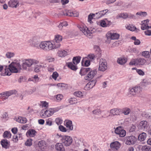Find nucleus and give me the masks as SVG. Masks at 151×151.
<instances>
[{
  "label": "nucleus",
  "instance_id": "nucleus-1",
  "mask_svg": "<svg viewBox=\"0 0 151 151\" xmlns=\"http://www.w3.org/2000/svg\"><path fill=\"white\" fill-rule=\"evenodd\" d=\"M21 70V66L19 61H14L9 65L8 69L5 68L4 70L1 72L0 74L2 76H10L11 74V73H19Z\"/></svg>",
  "mask_w": 151,
  "mask_h": 151
},
{
  "label": "nucleus",
  "instance_id": "nucleus-2",
  "mask_svg": "<svg viewBox=\"0 0 151 151\" xmlns=\"http://www.w3.org/2000/svg\"><path fill=\"white\" fill-rule=\"evenodd\" d=\"M38 63V61L34 59H26L23 61L22 66L24 69L26 70L27 67H30L32 65L37 64Z\"/></svg>",
  "mask_w": 151,
  "mask_h": 151
},
{
  "label": "nucleus",
  "instance_id": "nucleus-3",
  "mask_svg": "<svg viewBox=\"0 0 151 151\" xmlns=\"http://www.w3.org/2000/svg\"><path fill=\"white\" fill-rule=\"evenodd\" d=\"M59 137L61 143L65 146H69L72 143V138L70 136L60 135Z\"/></svg>",
  "mask_w": 151,
  "mask_h": 151
},
{
  "label": "nucleus",
  "instance_id": "nucleus-4",
  "mask_svg": "<svg viewBox=\"0 0 151 151\" xmlns=\"http://www.w3.org/2000/svg\"><path fill=\"white\" fill-rule=\"evenodd\" d=\"M146 61L144 58H139L132 59L129 63L130 65H143L146 63Z\"/></svg>",
  "mask_w": 151,
  "mask_h": 151
},
{
  "label": "nucleus",
  "instance_id": "nucleus-5",
  "mask_svg": "<svg viewBox=\"0 0 151 151\" xmlns=\"http://www.w3.org/2000/svg\"><path fill=\"white\" fill-rule=\"evenodd\" d=\"M52 45L50 42H40V48L42 49L45 51H48L52 50Z\"/></svg>",
  "mask_w": 151,
  "mask_h": 151
},
{
  "label": "nucleus",
  "instance_id": "nucleus-6",
  "mask_svg": "<svg viewBox=\"0 0 151 151\" xmlns=\"http://www.w3.org/2000/svg\"><path fill=\"white\" fill-rule=\"evenodd\" d=\"M137 141V138L133 136H126L124 138V142L128 145L134 144Z\"/></svg>",
  "mask_w": 151,
  "mask_h": 151
},
{
  "label": "nucleus",
  "instance_id": "nucleus-7",
  "mask_svg": "<svg viewBox=\"0 0 151 151\" xmlns=\"http://www.w3.org/2000/svg\"><path fill=\"white\" fill-rule=\"evenodd\" d=\"M107 68V63L105 59H101L99 61L98 69L99 70L104 71Z\"/></svg>",
  "mask_w": 151,
  "mask_h": 151
},
{
  "label": "nucleus",
  "instance_id": "nucleus-8",
  "mask_svg": "<svg viewBox=\"0 0 151 151\" xmlns=\"http://www.w3.org/2000/svg\"><path fill=\"white\" fill-rule=\"evenodd\" d=\"M114 132L120 137H124L126 134L125 130L121 126H119L116 128Z\"/></svg>",
  "mask_w": 151,
  "mask_h": 151
},
{
  "label": "nucleus",
  "instance_id": "nucleus-9",
  "mask_svg": "<svg viewBox=\"0 0 151 151\" xmlns=\"http://www.w3.org/2000/svg\"><path fill=\"white\" fill-rule=\"evenodd\" d=\"M44 111L43 114H42L41 116V117L44 118H46L47 117H49L51 115H52L55 112V110L54 109L50 108L48 109H47L45 111L42 110V112L43 113Z\"/></svg>",
  "mask_w": 151,
  "mask_h": 151
},
{
  "label": "nucleus",
  "instance_id": "nucleus-10",
  "mask_svg": "<svg viewBox=\"0 0 151 151\" xmlns=\"http://www.w3.org/2000/svg\"><path fill=\"white\" fill-rule=\"evenodd\" d=\"M142 88L139 86H137L133 87L130 91V93L133 96L136 95L140 93L142 91Z\"/></svg>",
  "mask_w": 151,
  "mask_h": 151
},
{
  "label": "nucleus",
  "instance_id": "nucleus-11",
  "mask_svg": "<svg viewBox=\"0 0 151 151\" xmlns=\"http://www.w3.org/2000/svg\"><path fill=\"white\" fill-rule=\"evenodd\" d=\"M8 4L10 7L17 8L19 6V2L17 0H11L8 2Z\"/></svg>",
  "mask_w": 151,
  "mask_h": 151
},
{
  "label": "nucleus",
  "instance_id": "nucleus-12",
  "mask_svg": "<svg viewBox=\"0 0 151 151\" xmlns=\"http://www.w3.org/2000/svg\"><path fill=\"white\" fill-rule=\"evenodd\" d=\"M94 58L93 54H89L87 57H86V67H88L91 64V61H92Z\"/></svg>",
  "mask_w": 151,
  "mask_h": 151
},
{
  "label": "nucleus",
  "instance_id": "nucleus-13",
  "mask_svg": "<svg viewBox=\"0 0 151 151\" xmlns=\"http://www.w3.org/2000/svg\"><path fill=\"white\" fill-rule=\"evenodd\" d=\"M148 124L147 122L146 121H141L138 125V128L139 129L142 130L147 129L148 126Z\"/></svg>",
  "mask_w": 151,
  "mask_h": 151
},
{
  "label": "nucleus",
  "instance_id": "nucleus-14",
  "mask_svg": "<svg viewBox=\"0 0 151 151\" xmlns=\"http://www.w3.org/2000/svg\"><path fill=\"white\" fill-rule=\"evenodd\" d=\"M119 35L117 33H108L106 35L107 38H110L111 40H116L119 39Z\"/></svg>",
  "mask_w": 151,
  "mask_h": 151
},
{
  "label": "nucleus",
  "instance_id": "nucleus-15",
  "mask_svg": "<svg viewBox=\"0 0 151 151\" xmlns=\"http://www.w3.org/2000/svg\"><path fill=\"white\" fill-rule=\"evenodd\" d=\"M97 73V70L96 69H94L91 72H89L87 76H86V80L89 81L91 80L94 77L95 75Z\"/></svg>",
  "mask_w": 151,
  "mask_h": 151
},
{
  "label": "nucleus",
  "instance_id": "nucleus-16",
  "mask_svg": "<svg viewBox=\"0 0 151 151\" xmlns=\"http://www.w3.org/2000/svg\"><path fill=\"white\" fill-rule=\"evenodd\" d=\"M1 144L2 147L5 149L9 148L10 146L9 141L6 139H3L1 142Z\"/></svg>",
  "mask_w": 151,
  "mask_h": 151
},
{
  "label": "nucleus",
  "instance_id": "nucleus-17",
  "mask_svg": "<svg viewBox=\"0 0 151 151\" xmlns=\"http://www.w3.org/2000/svg\"><path fill=\"white\" fill-rule=\"evenodd\" d=\"M120 144L118 141L113 142L110 144L111 148L113 150H117L120 147Z\"/></svg>",
  "mask_w": 151,
  "mask_h": 151
},
{
  "label": "nucleus",
  "instance_id": "nucleus-18",
  "mask_svg": "<svg viewBox=\"0 0 151 151\" xmlns=\"http://www.w3.org/2000/svg\"><path fill=\"white\" fill-rule=\"evenodd\" d=\"M64 123H65V125L67 128L71 130H73V126L71 121L70 120H66L65 121Z\"/></svg>",
  "mask_w": 151,
  "mask_h": 151
},
{
  "label": "nucleus",
  "instance_id": "nucleus-19",
  "mask_svg": "<svg viewBox=\"0 0 151 151\" xmlns=\"http://www.w3.org/2000/svg\"><path fill=\"white\" fill-rule=\"evenodd\" d=\"M121 111L120 109L115 108L111 109L110 111V113L114 115H119Z\"/></svg>",
  "mask_w": 151,
  "mask_h": 151
},
{
  "label": "nucleus",
  "instance_id": "nucleus-20",
  "mask_svg": "<svg viewBox=\"0 0 151 151\" xmlns=\"http://www.w3.org/2000/svg\"><path fill=\"white\" fill-rule=\"evenodd\" d=\"M55 148L57 151H65V148L62 143L56 144Z\"/></svg>",
  "mask_w": 151,
  "mask_h": 151
},
{
  "label": "nucleus",
  "instance_id": "nucleus-21",
  "mask_svg": "<svg viewBox=\"0 0 151 151\" xmlns=\"http://www.w3.org/2000/svg\"><path fill=\"white\" fill-rule=\"evenodd\" d=\"M36 37H34L33 39V41L32 43V46L37 48H40V42L38 40H37Z\"/></svg>",
  "mask_w": 151,
  "mask_h": 151
},
{
  "label": "nucleus",
  "instance_id": "nucleus-22",
  "mask_svg": "<svg viewBox=\"0 0 151 151\" xmlns=\"http://www.w3.org/2000/svg\"><path fill=\"white\" fill-rule=\"evenodd\" d=\"M12 94V93L11 91H8L3 93H1L0 94V98L6 99H7L9 96H11Z\"/></svg>",
  "mask_w": 151,
  "mask_h": 151
},
{
  "label": "nucleus",
  "instance_id": "nucleus-23",
  "mask_svg": "<svg viewBox=\"0 0 151 151\" xmlns=\"http://www.w3.org/2000/svg\"><path fill=\"white\" fill-rule=\"evenodd\" d=\"M146 137V133L145 132H142L139 135L138 140L141 142L143 141L145 139Z\"/></svg>",
  "mask_w": 151,
  "mask_h": 151
},
{
  "label": "nucleus",
  "instance_id": "nucleus-24",
  "mask_svg": "<svg viewBox=\"0 0 151 151\" xmlns=\"http://www.w3.org/2000/svg\"><path fill=\"white\" fill-rule=\"evenodd\" d=\"M127 61V58L124 57H122L118 59L117 62L121 65H123L126 63Z\"/></svg>",
  "mask_w": 151,
  "mask_h": 151
},
{
  "label": "nucleus",
  "instance_id": "nucleus-25",
  "mask_svg": "<svg viewBox=\"0 0 151 151\" xmlns=\"http://www.w3.org/2000/svg\"><path fill=\"white\" fill-rule=\"evenodd\" d=\"M36 132L33 129H29L26 133V135L30 137H33L35 135Z\"/></svg>",
  "mask_w": 151,
  "mask_h": 151
},
{
  "label": "nucleus",
  "instance_id": "nucleus-26",
  "mask_svg": "<svg viewBox=\"0 0 151 151\" xmlns=\"http://www.w3.org/2000/svg\"><path fill=\"white\" fill-rule=\"evenodd\" d=\"M72 62H69L67 63V66L72 70L76 71L78 68L77 66L73 64Z\"/></svg>",
  "mask_w": 151,
  "mask_h": 151
},
{
  "label": "nucleus",
  "instance_id": "nucleus-27",
  "mask_svg": "<svg viewBox=\"0 0 151 151\" xmlns=\"http://www.w3.org/2000/svg\"><path fill=\"white\" fill-rule=\"evenodd\" d=\"M52 45V50L54 49H56L59 47L60 45V42L53 41L52 42H51Z\"/></svg>",
  "mask_w": 151,
  "mask_h": 151
},
{
  "label": "nucleus",
  "instance_id": "nucleus-28",
  "mask_svg": "<svg viewBox=\"0 0 151 151\" xmlns=\"http://www.w3.org/2000/svg\"><path fill=\"white\" fill-rule=\"evenodd\" d=\"M128 14L127 13H120L116 16V18L118 19L120 18H122L124 19H125L128 18Z\"/></svg>",
  "mask_w": 151,
  "mask_h": 151
},
{
  "label": "nucleus",
  "instance_id": "nucleus-29",
  "mask_svg": "<svg viewBox=\"0 0 151 151\" xmlns=\"http://www.w3.org/2000/svg\"><path fill=\"white\" fill-rule=\"evenodd\" d=\"M67 54V52L65 50H60L58 52V56L60 57H65Z\"/></svg>",
  "mask_w": 151,
  "mask_h": 151
},
{
  "label": "nucleus",
  "instance_id": "nucleus-30",
  "mask_svg": "<svg viewBox=\"0 0 151 151\" xmlns=\"http://www.w3.org/2000/svg\"><path fill=\"white\" fill-rule=\"evenodd\" d=\"M96 83V80H93L89 81L88 83L86 84V87H88V85L90 86V89L92 88L95 85Z\"/></svg>",
  "mask_w": 151,
  "mask_h": 151
},
{
  "label": "nucleus",
  "instance_id": "nucleus-31",
  "mask_svg": "<svg viewBox=\"0 0 151 151\" xmlns=\"http://www.w3.org/2000/svg\"><path fill=\"white\" fill-rule=\"evenodd\" d=\"M141 115L143 117L151 119V113H150L144 111L142 113Z\"/></svg>",
  "mask_w": 151,
  "mask_h": 151
},
{
  "label": "nucleus",
  "instance_id": "nucleus-32",
  "mask_svg": "<svg viewBox=\"0 0 151 151\" xmlns=\"http://www.w3.org/2000/svg\"><path fill=\"white\" fill-rule=\"evenodd\" d=\"M17 121L21 123L24 124L26 123L27 119L26 118L19 117Z\"/></svg>",
  "mask_w": 151,
  "mask_h": 151
},
{
  "label": "nucleus",
  "instance_id": "nucleus-33",
  "mask_svg": "<svg viewBox=\"0 0 151 151\" xmlns=\"http://www.w3.org/2000/svg\"><path fill=\"white\" fill-rule=\"evenodd\" d=\"M3 137L5 138H9L11 136V134L10 132L6 131L3 134Z\"/></svg>",
  "mask_w": 151,
  "mask_h": 151
},
{
  "label": "nucleus",
  "instance_id": "nucleus-34",
  "mask_svg": "<svg viewBox=\"0 0 151 151\" xmlns=\"http://www.w3.org/2000/svg\"><path fill=\"white\" fill-rule=\"evenodd\" d=\"M38 146L39 147L42 149H44L46 147V142L44 140L40 141L38 143Z\"/></svg>",
  "mask_w": 151,
  "mask_h": 151
},
{
  "label": "nucleus",
  "instance_id": "nucleus-35",
  "mask_svg": "<svg viewBox=\"0 0 151 151\" xmlns=\"http://www.w3.org/2000/svg\"><path fill=\"white\" fill-rule=\"evenodd\" d=\"M80 57H74L73 59V63L74 64H77L79 63L81 60Z\"/></svg>",
  "mask_w": 151,
  "mask_h": 151
},
{
  "label": "nucleus",
  "instance_id": "nucleus-36",
  "mask_svg": "<svg viewBox=\"0 0 151 151\" xmlns=\"http://www.w3.org/2000/svg\"><path fill=\"white\" fill-rule=\"evenodd\" d=\"M126 28L131 31H135L136 30H137L138 29H137L136 27L132 25L129 24V25H128L127 27Z\"/></svg>",
  "mask_w": 151,
  "mask_h": 151
},
{
  "label": "nucleus",
  "instance_id": "nucleus-37",
  "mask_svg": "<svg viewBox=\"0 0 151 151\" xmlns=\"http://www.w3.org/2000/svg\"><path fill=\"white\" fill-rule=\"evenodd\" d=\"M130 111V109L128 108H125L122 109V113L125 115L129 114Z\"/></svg>",
  "mask_w": 151,
  "mask_h": 151
},
{
  "label": "nucleus",
  "instance_id": "nucleus-38",
  "mask_svg": "<svg viewBox=\"0 0 151 151\" xmlns=\"http://www.w3.org/2000/svg\"><path fill=\"white\" fill-rule=\"evenodd\" d=\"M92 113L94 115H99L101 114V111L100 109L97 108L93 111Z\"/></svg>",
  "mask_w": 151,
  "mask_h": 151
},
{
  "label": "nucleus",
  "instance_id": "nucleus-39",
  "mask_svg": "<svg viewBox=\"0 0 151 151\" xmlns=\"http://www.w3.org/2000/svg\"><path fill=\"white\" fill-rule=\"evenodd\" d=\"M77 102V99L75 98H71L69 99V102L71 104L76 103Z\"/></svg>",
  "mask_w": 151,
  "mask_h": 151
},
{
  "label": "nucleus",
  "instance_id": "nucleus-40",
  "mask_svg": "<svg viewBox=\"0 0 151 151\" xmlns=\"http://www.w3.org/2000/svg\"><path fill=\"white\" fill-rule=\"evenodd\" d=\"M136 15L145 17L147 16V13L145 12H139L136 13Z\"/></svg>",
  "mask_w": 151,
  "mask_h": 151
},
{
  "label": "nucleus",
  "instance_id": "nucleus-41",
  "mask_svg": "<svg viewBox=\"0 0 151 151\" xmlns=\"http://www.w3.org/2000/svg\"><path fill=\"white\" fill-rule=\"evenodd\" d=\"M62 39V36L58 35L55 36L54 41L57 42H59L61 41Z\"/></svg>",
  "mask_w": 151,
  "mask_h": 151
},
{
  "label": "nucleus",
  "instance_id": "nucleus-42",
  "mask_svg": "<svg viewBox=\"0 0 151 151\" xmlns=\"http://www.w3.org/2000/svg\"><path fill=\"white\" fill-rule=\"evenodd\" d=\"M93 13H90L88 16V21L90 24L93 23V22L92 20L93 19L94 17Z\"/></svg>",
  "mask_w": 151,
  "mask_h": 151
},
{
  "label": "nucleus",
  "instance_id": "nucleus-43",
  "mask_svg": "<svg viewBox=\"0 0 151 151\" xmlns=\"http://www.w3.org/2000/svg\"><path fill=\"white\" fill-rule=\"evenodd\" d=\"M32 140L31 139H28L25 143V145L27 146L30 147L32 145Z\"/></svg>",
  "mask_w": 151,
  "mask_h": 151
},
{
  "label": "nucleus",
  "instance_id": "nucleus-44",
  "mask_svg": "<svg viewBox=\"0 0 151 151\" xmlns=\"http://www.w3.org/2000/svg\"><path fill=\"white\" fill-rule=\"evenodd\" d=\"M77 27L85 35V34H84L85 32V28L84 25L82 24L78 25Z\"/></svg>",
  "mask_w": 151,
  "mask_h": 151
},
{
  "label": "nucleus",
  "instance_id": "nucleus-45",
  "mask_svg": "<svg viewBox=\"0 0 151 151\" xmlns=\"http://www.w3.org/2000/svg\"><path fill=\"white\" fill-rule=\"evenodd\" d=\"M74 95L78 97H81L83 96V93L81 91H76L74 93Z\"/></svg>",
  "mask_w": 151,
  "mask_h": 151
},
{
  "label": "nucleus",
  "instance_id": "nucleus-46",
  "mask_svg": "<svg viewBox=\"0 0 151 151\" xmlns=\"http://www.w3.org/2000/svg\"><path fill=\"white\" fill-rule=\"evenodd\" d=\"M142 55L146 58H148L150 56L149 52L148 51H145L143 52H142Z\"/></svg>",
  "mask_w": 151,
  "mask_h": 151
},
{
  "label": "nucleus",
  "instance_id": "nucleus-47",
  "mask_svg": "<svg viewBox=\"0 0 151 151\" xmlns=\"http://www.w3.org/2000/svg\"><path fill=\"white\" fill-rule=\"evenodd\" d=\"M69 16L74 17H78V13L76 11L70 12Z\"/></svg>",
  "mask_w": 151,
  "mask_h": 151
},
{
  "label": "nucleus",
  "instance_id": "nucleus-48",
  "mask_svg": "<svg viewBox=\"0 0 151 151\" xmlns=\"http://www.w3.org/2000/svg\"><path fill=\"white\" fill-rule=\"evenodd\" d=\"M142 150L143 151H151V147L145 146L142 147Z\"/></svg>",
  "mask_w": 151,
  "mask_h": 151
},
{
  "label": "nucleus",
  "instance_id": "nucleus-49",
  "mask_svg": "<svg viewBox=\"0 0 151 151\" xmlns=\"http://www.w3.org/2000/svg\"><path fill=\"white\" fill-rule=\"evenodd\" d=\"M94 49L95 51L97 52V53L100 54L101 53V51L99 46L97 45H95L94 46Z\"/></svg>",
  "mask_w": 151,
  "mask_h": 151
},
{
  "label": "nucleus",
  "instance_id": "nucleus-50",
  "mask_svg": "<svg viewBox=\"0 0 151 151\" xmlns=\"http://www.w3.org/2000/svg\"><path fill=\"white\" fill-rule=\"evenodd\" d=\"M93 15L95 19H98L102 17V16L100 12L96 13L95 14H93Z\"/></svg>",
  "mask_w": 151,
  "mask_h": 151
},
{
  "label": "nucleus",
  "instance_id": "nucleus-51",
  "mask_svg": "<svg viewBox=\"0 0 151 151\" xmlns=\"http://www.w3.org/2000/svg\"><path fill=\"white\" fill-rule=\"evenodd\" d=\"M100 25L101 27H107L105 19L100 21Z\"/></svg>",
  "mask_w": 151,
  "mask_h": 151
},
{
  "label": "nucleus",
  "instance_id": "nucleus-52",
  "mask_svg": "<svg viewBox=\"0 0 151 151\" xmlns=\"http://www.w3.org/2000/svg\"><path fill=\"white\" fill-rule=\"evenodd\" d=\"M14 54L13 52H8L6 54V56L8 58H10L13 57L14 55Z\"/></svg>",
  "mask_w": 151,
  "mask_h": 151
},
{
  "label": "nucleus",
  "instance_id": "nucleus-53",
  "mask_svg": "<svg viewBox=\"0 0 151 151\" xmlns=\"http://www.w3.org/2000/svg\"><path fill=\"white\" fill-rule=\"evenodd\" d=\"M41 66L40 65H37L34 68V70L36 72H38L40 71V69L41 68Z\"/></svg>",
  "mask_w": 151,
  "mask_h": 151
},
{
  "label": "nucleus",
  "instance_id": "nucleus-54",
  "mask_svg": "<svg viewBox=\"0 0 151 151\" xmlns=\"http://www.w3.org/2000/svg\"><path fill=\"white\" fill-rule=\"evenodd\" d=\"M141 29L142 30H145L148 29V25H146L145 23H142Z\"/></svg>",
  "mask_w": 151,
  "mask_h": 151
},
{
  "label": "nucleus",
  "instance_id": "nucleus-55",
  "mask_svg": "<svg viewBox=\"0 0 151 151\" xmlns=\"http://www.w3.org/2000/svg\"><path fill=\"white\" fill-rule=\"evenodd\" d=\"M55 122L56 123L59 125L62 123L63 120L62 119L60 118H57L55 120Z\"/></svg>",
  "mask_w": 151,
  "mask_h": 151
},
{
  "label": "nucleus",
  "instance_id": "nucleus-56",
  "mask_svg": "<svg viewBox=\"0 0 151 151\" xmlns=\"http://www.w3.org/2000/svg\"><path fill=\"white\" fill-rule=\"evenodd\" d=\"M58 76V74L57 72H53L52 75V78L55 80H56L57 77Z\"/></svg>",
  "mask_w": 151,
  "mask_h": 151
},
{
  "label": "nucleus",
  "instance_id": "nucleus-57",
  "mask_svg": "<svg viewBox=\"0 0 151 151\" xmlns=\"http://www.w3.org/2000/svg\"><path fill=\"white\" fill-rule=\"evenodd\" d=\"M59 128L60 130L62 132H65L67 131L66 129L63 126L60 125L59 127Z\"/></svg>",
  "mask_w": 151,
  "mask_h": 151
},
{
  "label": "nucleus",
  "instance_id": "nucleus-58",
  "mask_svg": "<svg viewBox=\"0 0 151 151\" xmlns=\"http://www.w3.org/2000/svg\"><path fill=\"white\" fill-rule=\"evenodd\" d=\"M56 98L58 101H61L63 98V96L60 94H59L56 96Z\"/></svg>",
  "mask_w": 151,
  "mask_h": 151
},
{
  "label": "nucleus",
  "instance_id": "nucleus-59",
  "mask_svg": "<svg viewBox=\"0 0 151 151\" xmlns=\"http://www.w3.org/2000/svg\"><path fill=\"white\" fill-rule=\"evenodd\" d=\"M86 32L87 34L86 36L87 37L89 38H92L93 36V34L90 32V31L87 30L86 31Z\"/></svg>",
  "mask_w": 151,
  "mask_h": 151
},
{
  "label": "nucleus",
  "instance_id": "nucleus-60",
  "mask_svg": "<svg viewBox=\"0 0 151 151\" xmlns=\"http://www.w3.org/2000/svg\"><path fill=\"white\" fill-rule=\"evenodd\" d=\"M79 74L81 76L85 75V68H82L79 72Z\"/></svg>",
  "mask_w": 151,
  "mask_h": 151
},
{
  "label": "nucleus",
  "instance_id": "nucleus-61",
  "mask_svg": "<svg viewBox=\"0 0 151 151\" xmlns=\"http://www.w3.org/2000/svg\"><path fill=\"white\" fill-rule=\"evenodd\" d=\"M128 18L133 19H136L137 18V17L134 15L130 14H128Z\"/></svg>",
  "mask_w": 151,
  "mask_h": 151
},
{
  "label": "nucleus",
  "instance_id": "nucleus-62",
  "mask_svg": "<svg viewBox=\"0 0 151 151\" xmlns=\"http://www.w3.org/2000/svg\"><path fill=\"white\" fill-rule=\"evenodd\" d=\"M105 21L106 23V25L107 27H109L112 24V22L108 20L107 19H105Z\"/></svg>",
  "mask_w": 151,
  "mask_h": 151
},
{
  "label": "nucleus",
  "instance_id": "nucleus-63",
  "mask_svg": "<svg viewBox=\"0 0 151 151\" xmlns=\"http://www.w3.org/2000/svg\"><path fill=\"white\" fill-rule=\"evenodd\" d=\"M136 71L137 73L140 75L143 76L144 75V72L141 69H137Z\"/></svg>",
  "mask_w": 151,
  "mask_h": 151
},
{
  "label": "nucleus",
  "instance_id": "nucleus-64",
  "mask_svg": "<svg viewBox=\"0 0 151 151\" xmlns=\"http://www.w3.org/2000/svg\"><path fill=\"white\" fill-rule=\"evenodd\" d=\"M108 11V10L107 9H105L104 10H103L102 11H100V14L102 17L106 13H107Z\"/></svg>",
  "mask_w": 151,
  "mask_h": 151
}]
</instances>
